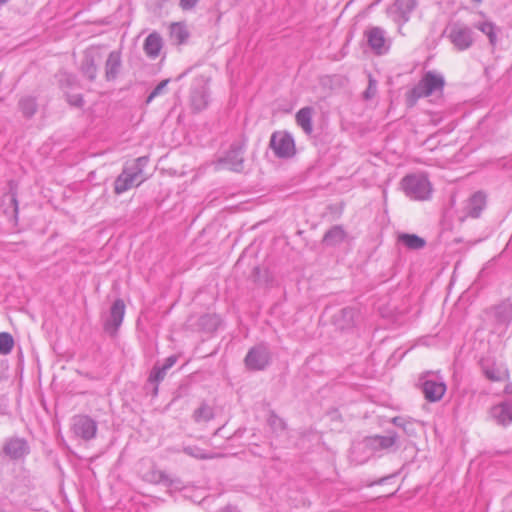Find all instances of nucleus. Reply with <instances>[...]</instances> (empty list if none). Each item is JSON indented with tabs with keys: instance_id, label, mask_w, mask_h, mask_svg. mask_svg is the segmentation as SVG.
<instances>
[{
	"instance_id": "obj_36",
	"label": "nucleus",
	"mask_w": 512,
	"mask_h": 512,
	"mask_svg": "<svg viewBox=\"0 0 512 512\" xmlns=\"http://www.w3.org/2000/svg\"><path fill=\"white\" fill-rule=\"evenodd\" d=\"M197 2H198V0H180V6L184 10H188V9L193 8Z\"/></svg>"
},
{
	"instance_id": "obj_29",
	"label": "nucleus",
	"mask_w": 512,
	"mask_h": 512,
	"mask_svg": "<svg viewBox=\"0 0 512 512\" xmlns=\"http://www.w3.org/2000/svg\"><path fill=\"white\" fill-rule=\"evenodd\" d=\"M19 107L24 116L31 117L36 112V101L32 97H24L19 101Z\"/></svg>"
},
{
	"instance_id": "obj_32",
	"label": "nucleus",
	"mask_w": 512,
	"mask_h": 512,
	"mask_svg": "<svg viewBox=\"0 0 512 512\" xmlns=\"http://www.w3.org/2000/svg\"><path fill=\"white\" fill-rule=\"evenodd\" d=\"M184 453L197 459H209L212 456L197 446H186L183 449Z\"/></svg>"
},
{
	"instance_id": "obj_17",
	"label": "nucleus",
	"mask_w": 512,
	"mask_h": 512,
	"mask_svg": "<svg viewBox=\"0 0 512 512\" xmlns=\"http://www.w3.org/2000/svg\"><path fill=\"white\" fill-rule=\"evenodd\" d=\"M177 360V356L171 355L166 358L165 363L162 366L156 364L149 375V381L154 383L161 382L164 379L167 370L173 367Z\"/></svg>"
},
{
	"instance_id": "obj_10",
	"label": "nucleus",
	"mask_w": 512,
	"mask_h": 512,
	"mask_svg": "<svg viewBox=\"0 0 512 512\" xmlns=\"http://www.w3.org/2000/svg\"><path fill=\"white\" fill-rule=\"evenodd\" d=\"M270 361V351L265 344H258L252 347L246 357L245 365L249 370H263Z\"/></svg>"
},
{
	"instance_id": "obj_39",
	"label": "nucleus",
	"mask_w": 512,
	"mask_h": 512,
	"mask_svg": "<svg viewBox=\"0 0 512 512\" xmlns=\"http://www.w3.org/2000/svg\"><path fill=\"white\" fill-rule=\"evenodd\" d=\"M10 201L14 204L15 210H17V200H16L15 195H11Z\"/></svg>"
},
{
	"instance_id": "obj_34",
	"label": "nucleus",
	"mask_w": 512,
	"mask_h": 512,
	"mask_svg": "<svg viewBox=\"0 0 512 512\" xmlns=\"http://www.w3.org/2000/svg\"><path fill=\"white\" fill-rule=\"evenodd\" d=\"M67 100L69 104L75 107H81L84 103L83 98L80 94L70 95L68 96Z\"/></svg>"
},
{
	"instance_id": "obj_9",
	"label": "nucleus",
	"mask_w": 512,
	"mask_h": 512,
	"mask_svg": "<svg viewBox=\"0 0 512 512\" xmlns=\"http://www.w3.org/2000/svg\"><path fill=\"white\" fill-rule=\"evenodd\" d=\"M417 7V0H394L387 9L388 16L400 26L409 21L411 13Z\"/></svg>"
},
{
	"instance_id": "obj_16",
	"label": "nucleus",
	"mask_w": 512,
	"mask_h": 512,
	"mask_svg": "<svg viewBox=\"0 0 512 512\" xmlns=\"http://www.w3.org/2000/svg\"><path fill=\"white\" fill-rule=\"evenodd\" d=\"M313 115L314 109L310 106L301 108L295 115L297 125L306 135H311L313 132Z\"/></svg>"
},
{
	"instance_id": "obj_42",
	"label": "nucleus",
	"mask_w": 512,
	"mask_h": 512,
	"mask_svg": "<svg viewBox=\"0 0 512 512\" xmlns=\"http://www.w3.org/2000/svg\"><path fill=\"white\" fill-rule=\"evenodd\" d=\"M4 2H5V0H0V3H4Z\"/></svg>"
},
{
	"instance_id": "obj_6",
	"label": "nucleus",
	"mask_w": 512,
	"mask_h": 512,
	"mask_svg": "<svg viewBox=\"0 0 512 512\" xmlns=\"http://www.w3.org/2000/svg\"><path fill=\"white\" fill-rule=\"evenodd\" d=\"M71 432L76 438L90 441L96 437L97 423L87 415H75L71 419Z\"/></svg>"
},
{
	"instance_id": "obj_4",
	"label": "nucleus",
	"mask_w": 512,
	"mask_h": 512,
	"mask_svg": "<svg viewBox=\"0 0 512 512\" xmlns=\"http://www.w3.org/2000/svg\"><path fill=\"white\" fill-rule=\"evenodd\" d=\"M419 382L424 397L429 402L440 401L446 392V384L444 380L432 372L423 374L420 377Z\"/></svg>"
},
{
	"instance_id": "obj_24",
	"label": "nucleus",
	"mask_w": 512,
	"mask_h": 512,
	"mask_svg": "<svg viewBox=\"0 0 512 512\" xmlns=\"http://www.w3.org/2000/svg\"><path fill=\"white\" fill-rule=\"evenodd\" d=\"M475 28L485 34L489 42L492 46H495L497 43V27L496 25L488 20L478 22L475 24Z\"/></svg>"
},
{
	"instance_id": "obj_2",
	"label": "nucleus",
	"mask_w": 512,
	"mask_h": 512,
	"mask_svg": "<svg viewBox=\"0 0 512 512\" xmlns=\"http://www.w3.org/2000/svg\"><path fill=\"white\" fill-rule=\"evenodd\" d=\"M445 84L444 77L434 71H427L421 80L407 94L409 105H414L418 99L428 97L437 91H442Z\"/></svg>"
},
{
	"instance_id": "obj_18",
	"label": "nucleus",
	"mask_w": 512,
	"mask_h": 512,
	"mask_svg": "<svg viewBox=\"0 0 512 512\" xmlns=\"http://www.w3.org/2000/svg\"><path fill=\"white\" fill-rule=\"evenodd\" d=\"M121 67V55L117 51H112L105 64V77L108 81L114 80Z\"/></svg>"
},
{
	"instance_id": "obj_25",
	"label": "nucleus",
	"mask_w": 512,
	"mask_h": 512,
	"mask_svg": "<svg viewBox=\"0 0 512 512\" xmlns=\"http://www.w3.org/2000/svg\"><path fill=\"white\" fill-rule=\"evenodd\" d=\"M399 241L405 245L407 248L412 250H419L422 249L426 242L423 238L415 235V234H407L403 233L399 235Z\"/></svg>"
},
{
	"instance_id": "obj_21",
	"label": "nucleus",
	"mask_w": 512,
	"mask_h": 512,
	"mask_svg": "<svg viewBox=\"0 0 512 512\" xmlns=\"http://www.w3.org/2000/svg\"><path fill=\"white\" fill-rule=\"evenodd\" d=\"M397 441V435L395 433H389L386 436H375L368 440V444L375 449H390L395 445Z\"/></svg>"
},
{
	"instance_id": "obj_19",
	"label": "nucleus",
	"mask_w": 512,
	"mask_h": 512,
	"mask_svg": "<svg viewBox=\"0 0 512 512\" xmlns=\"http://www.w3.org/2000/svg\"><path fill=\"white\" fill-rule=\"evenodd\" d=\"M162 38L158 33H151L144 42V51L148 57L154 59L159 56L162 49Z\"/></svg>"
},
{
	"instance_id": "obj_37",
	"label": "nucleus",
	"mask_w": 512,
	"mask_h": 512,
	"mask_svg": "<svg viewBox=\"0 0 512 512\" xmlns=\"http://www.w3.org/2000/svg\"><path fill=\"white\" fill-rule=\"evenodd\" d=\"M342 314L344 317L352 319L354 316V310L352 308H344L342 309Z\"/></svg>"
},
{
	"instance_id": "obj_33",
	"label": "nucleus",
	"mask_w": 512,
	"mask_h": 512,
	"mask_svg": "<svg viewBox=\"0 0 512 512\" xmlns=\"http://www.w3.org/2000/svg\"><path fill=\"white\" fill-rule=\"evenodd\" d=\"M169 79H165V80H162L153 90L152 92L149 94V96L147 97V100H146V103L149 104L150 102H152V100L160 95H162L169 83Z\"/></svg>"
},
{
	"instance_id": "obj_11",
	"label": "nucleus",
	"mask_w": 512,
	"mask_h": 512,
	"mask_svg": "<svg viewBox=\"0 0 512 512\" xmlns=\"http://www.w3.org/2000/svg\"><path fill=\"white\" fill-rule=\"evenodd\" d=\"M365 37L369 47L378 55L387 53L390 49V42L386 32L380 27H370L365 31Z\"/></svg>"
},
{
	"instance_id": "obj_15",
	"label": "nucleus",
	"mask_w": 512,
	"mask_h": 512,
	"mask_svg": "<svg viewBox=\"0 0 512 512\" xmlns=\"http://www.w3.org/2000/svg\"><path fill=\"white\" fill-rule=\"evenodd\" d=\"M191 106L195 111H202L209 103V89L207 84L201 83L193 87L190 96Z\"/></svg>"
},
{
	"instance_id": "obj_8",
	"label": "nucleus",
	"mask_w": 512,
	"mask_h": 512,
	"mask_svg": "<svg viewBox=\"0 0 512 512\" xmlns=\"http://www.w3.org/2000/svg\"><path fill=\"white\" fill-rule=\"evenodd\" d=\"M244 146L240 143H234L215 164V169H229L232 171H240L243 168Z\"/></svg>"
},
{
	"instance_id": "obj_38",
	"label": "nucleus",
	"mask_w": 512,
	"mask_h": 512,
	"mask_svg": "<svg viewBox=\"0 0 512 512\" xmlns=\"http://www.w3.org/2000/svg\"><path fill=\"white\" fill-rule=\"evenodd\" d=\"M219 512H239L235 507L227 506L221 509Z\"/></svg>"
},
{
	"instance_id": "obj_30",
	"label": "nucleus",
	"mask_w": 512,
	"mask_h": 512,
	"mask_svg": "<svg viewBox=\"0 0 512 512\" xmlns=\"http://www.w3.org/2000/svg\"><path fill=\"white\" fill-rule=\"evenodd\" d=\"M485 376L492 381H501L506 376V370L495 366H483Z\"/></svg>"
},
{
	"instance_id": "obj_7",
	"label": "nucleus",
	"mask_w": 512,
	"mask_h": 512,
	"mask_svg": "<svg viewBox=\"0 0 512 512\" xmlns=\"http://www.w3.org/2000/svg\"><path fill=\"white\" fill-rule=\"evenodd\" d=\"M270 147L279 158H290L295 152V142L291 134L287 132H274L270 139Z\"/></svg>"
},
{
	"instance_id": "obj_40",
	"label": "nucleus",
	"mask_w": 512,
	"mask_h": 512,
	"mask_svg": "<svg viewBox=\"0 0 512 512\" xmlns=\"http://www.w3.org/2000/svg\"><path fill=\"white\" fill-rule=\"evenodd\" d=\"M505 391H506L507 393H512V385H508V386H506Z\"/></svg>"
},
{
	"instance_id": "obj_20",
	"label": "nucleus",
	"mask_w": 512,
	"mask_h": 512,
	"mask_svg": "<svg viewBox=\"0 0 512 512\" xmlns=\"http://www.w3.org/2000/svg\"><path fill=\"white\" fill-rule=\"evenodd\" d=\"M485 203H486V197L482 192L474 193L468 201V205H467L468 214L474 218L478 217L480 215L481 211L483 210Z\"/></svg>"
},
{
	"instance_id": "obj_26",
	"label": "nucleus",
	"mask_w": 512,
	"mask_h": 512,
	"mask_svg": "<svg viewBox=\"0 0 512 512\" xmlns=\"http://www.w3.org/2000/svg\"><path fill=\"white\" fill-rule=\"evenodd\" d=\"M82 73L91 81L96 78L97 65L94 57L90 53H86L81 65Z\"/></svg>"
},
{
	"instance_id": "obj_27",
	"label": "nucleus",
	"mask_w": 512,
	"mask_h": 512,
	"mask_svg": "<svg viewBox=\"0 0 512 512\" xmlns=\"http://www.w3.org/2000/svg\"><path fill=\"white\" fill-rule=\"evenodd\" d=\"M142 478L144 481L154 484L166 482L168 480V476L163 471H160L155 467H152L150 470L143 473Z\"/></svg>"
},
{
	"instance_id": "obj_35",
	"label": "nucleus",
	"mask_w": 512,
	"mask_h": 512,
	"mask_svg": "<svg viewBox=\"0 0 512 512\" xmlns=\"http://www.w3.org/2000/svg\"><path fill=\"white\" fill-rule=\"evenodd\" d=\"M375 93H376V83L370 79L369 86H368L367 90L365 91L364 96H365V98L369 99L372 96H374Z\"/></svg>"
},
{
	"instance_id": "obj_23",
	"label": "nucleus",
	"mask_w": 512,
	"mask_h": 512,
	"mask_svg": "<svg viewBox=\"0 0 512 512\" xmlns=\"http://www.w3.org/2000/svg\"><path fill=\"white\" fill-rule=\"evenodd\" d=\"M170 37L174 43L180 45L186 42L189 37V33L184 24L173 23L170 26Z\"/></svg>"
},
{
	"instance_id": "obj_31",
	"label": "nucleus",
	"mask_w": 512,
	"mask_h": 512,
	"mask_svg": "<svg viewBox=\"0 0 512 512\" xmlns=\"http://www.w3.org/2000/svg\"><path fill=\"white\" fill-rule=\"evenodd\" d=\"M14 346V339L8 332L0 333V354L7 355L9 354Z\"/></svg>"
},
{
	"instance_id": "obj_13",
	"label": "nucleus",
	"mask_w": 512,
	"mask_h": 512,
	"mask_svg": "<svg viewBox=\"0 0 512 512\" xmlns=\"http://www.w3.org/2000/svg\"><path fill=\"white\" fill-rule=\"evenodd\" d=\"M490 418L498 425L506 427L512 423V401L505 400L489 410Z\"/></svg>"
},
{
	"instance_id": "obj_28",
	"label": "nucleus",
	"mask_w": 512,
	"mask_h": 512,
	"mask_svg": "<svg viewBox=\"0 0 512 512\" xmlns=\"http://www.w3.org/2000/svg\"><path fill=\"white\" fill-rule=\"evenodd\" d=\"M214 417L213 409L207 404H202L193 413V419L195 422H208Z\"/></svg>"
},
{
	"instance_id": "obj_41",
	"label": "nucleus",
	"mask_w": 512,
	"mask_h": 512,
	"mask_svg": "<svg viewBox=\"0 0 512 512\" xmlns=\"http://www.w3.org/2000/svg\"><path fill=\"white\" fill-rule=\"evenodd\" d=\"M399 420H400V418L395 417V418L393 419V423L399 426V425H401V424L399 423Z\"/></svg>"
},
{
	"instance_id": "obj_14",
	"label": "nucleus",
	"mask_w": 512,
	"mask_h": 512,
	"mask_svg": "<svg viewBox=\"0 0 512 512\" xmlns=\"http://www.w3.org/2000/svg\"><path fill=\"white\" fill-rule=\"evenodd\" d=\"M125 314V304L123 300L117 299L110 308L109 316L104 322V328L107 332L114 334L121 326Z\"/></svg>"
},
{
	"instance_id": "obj_1",
	"label": "nucleus",
	"mask_w": 512,
	"mask_h": 512,
	"mask_svg": "<svg viewBox=\"0 0 512 512\" xmlns=\"http://www.w3.org/2000/svg\"><path fill=\"white\" fill-rule=\"evenodd\" d=\"M148 159L146 157L137 158L131 165L125 166L114 182V192L120 195L134 186L140 185L144 178L142 177L143 167Z\"/></svg>"
},
{
	"instance_id": "obj_12",
	"label": "nucleus",
	"mask_w": 512,
	"mask_h": 512,
	"mask_svg": "<svg viewBox=\"0 0 512 512\" xmlns=\"http://www.w3.org/2000/svg\"><path fill=\"white\" fill-rule=\"evenodd\" d=\"M30 452L28 442L24 438L11 437L3 445V453L11 460H21Z\"/></svg>"
},
{
	"instance_id": "obj_3",
	"label": "nucleus",
	"mask_w": 512,
	"mask_h": 512,
	"mask_svg": "<svg viewBox=\"0 0 512 512\" xmlns=\"http://www.w3.org/2000/svg\"><path fill=\"white\" fill-rule=\"evenodd\" d=\"M401 186L406 194L412 200L424 201L430 198L432 185L424 174H410L401 181Z\"/></svg>"
},
{
	"instance_id": "obj_22",
	"label": "nucleus",
	"mask_w": 512,
	"mask_h": 512,
	"mask_svg": "<svg viewBox=\"0 0 512 512\" xmlns=\"http://www.w3.org/2000/svg\"><path fill=\"white\" fill-rule=\"evenodd\" d=\"M345 237V231L340 226H334L325 233L323 241L326 245L335 246L342 243Z\"/></svg>"
},
{
	"instance_id": "obj_5",
	"label": "nucleus",
	"mask_w": 512,
	"mask_h": 512,
	"mask_svg": "<svg viewBox=\"0 0 512 512\" xmlns=\"http://www.w3.org/2000/svg\"><path fill=\"white\" fill-rule=\"evenodd\" d=\"M447 33L454 47L460 51L467 50L474 42L473 30L463 23H452L447 28Z\"/></svg>"
}]
</instances>
